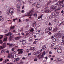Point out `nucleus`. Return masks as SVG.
<instances>
[{
  "label": "nucleus",
  "instance_id": "obj_1",
  "mask_svg": "<svg viewBox=\"0 0 64 64\" xmlns=\"http://www.w3.org/2000/svg\"><path fill=\"white\" fill-rule=\"evenodd\" d=\"M6 12V14H8V15L11 16L14 12V10L13 8L10 7L7 9Z\"/></svg>",
  "mask_w": 64,
  "mask_h": 64
},
{
  "label": "nucleus",
  "instance_id": "obj_2",
  "mask_svg": "<svg viewBox=\"0 0 64 64\" xmlns=\"http://www.w3.org/2000/svg\"><path fill=\"white\" fill-rule=\"evenodd\" d=\"M60 1L61 0L60 3V4H59L58 2H57L55 4V6H57V8L58 7V6L60 7V8H62L63 7H64V4H62V3H63V1H64V0H60Z\"/></svg>",
  "mask_w": 64,
  "mask_h": 64
},
{
  "label": "nucleus",
  "instance_id": "obj_3",
  "mask_svg": "<svg viewBox=\"0 0 64 64\" xmlns=\"http://www.w3.org/2000/svg\"><path fill=\"white\" fill-rule=\"evenodd\" d=\"M34 10V8H32V10L30 11L28 13H27V14H24L23 15V17H25V16H32L33 14V10Z\"/></svg>",
  "mask_w": 64,
  "mask_h": 64
},
{
  "label": "nucleus",
  "instance_id": "obj_4",
  "mask_svg": "<svg viewBox=\"0 0 64 64\" xmlns=\"http://www.w3.org/2000/svg\"><path fill=\"white\" fill-rule=\"evenodd\" d=\"M34 5V6L36 7L37 8H39L40 7V5L39 4H36V2L34 3V4H33L32 5V6H33Z\"/></svg>",
  "mask_w": 64,
  "mask_h": 64
},
{
  "label": "nucleus",
  "instance_id": "obj_5",
  "mask_svg": "<svg viewBox=\"0 0 64 64\" xmlns=\"http://www.w3.org/2000/svg\"><path fill=\"white\" fill-rule=\"evenodd\" d=\"M58 28L56 27L54 28V29L53 30L54 32H56L59 33V32H60V30H58Z\"/></svg>",
  "mask_w": 64,
  "mask_h": 64
},
{
  "label": "nucleus",
  "instance_id": "obj_6",
  "mask_svg": "<svg viewBox=\"0 0 64 64\" xmlns=\"http://www.w3.org/2000/svg\"><path fill=\"white\" fill-rule=\"evenodd\" d=\"M17 51H18V54L19 55L22 54L23 53V50H22V49H18Z\"/></svg>",
  "mask_w": 64,
  "mask_h": 64
},
{
  "label": "nucleus",
  "instance_id": "obj_7",
  "mask_svg": "<svg viewBox=\"0 0 64 64\" xmlns=\"http://www.w3.org/2000/svg\"><path fill=\"white\" fill-rule=\"evenodd\" d=\"M57 6H54L50 8V10L52 11V10H53L54 9H57Z\"/></svg>",
  "mask_w": 64,
  "mask_h": 64
},
{
  "label": "nucleus",
  "instance_id": "obj_8",
  "mask_svg": "<svg viewBox=\"0 0 64 64\" xmlns=\"http://www.w3.org/2000/svg\"><path fill=\"white\" fill-rule=\"evenodd\" d=\"M57 52L59 53H61L62 52V50L60 47H58L57 49Z\"/></svg>",
  "mask_w": 64,
  "mask_h": 64
},
{
  "label": "nucleus",
  "instance_id": "obj_9",
  "mask_svg": "<svg viewBox=\"0 0 64 64\" xmlns=\"http://www.w3.org/2000/svg\"><path fill=\"white\" fill-rule=\"evenodd\" d=\"M14 36L13 35L12 36H11L10 37L9 39L10 41H13L14 40V39L13 38H14Z\"/></svg>",
  "mask_w": 64,
  "mask_h": 64
},
{
  "label": "nucleus",
  "instance_id": "obj_10",
  "mask_svg": "<svg viewBox=\"0 0 64 64\" xmlns=\"http://www.w3.org/2000/svg\"><path fill=\"white\" fill-rule=\"evenodd\" d=\"M20 41L21 42H22V44H23V45H24V44H25L26 43V40H24L23 39H22L20 40Z\"/></svg>",
  "mask_w": 64,
  "mask_h": 64
},
{
  "label": "nucleus",
  "instance_id": "obj_11",
  "mask_svg": "<svg viewBox=\"0 0 64 64\" xmlns=\"http://www.w3.org/2000/svg\"><path fill=\"white\" fill-rule=\"evenodd\" d=\"M38 58L39 60L40 59V58H44V56L41 54H39L38 56Z\"/></svg>",
  "mask_w": 64,
  "mask_h": 64
},
{
  "label": "nucleus",
  "instance_id": "obj_12",
  "mask_svg": "<svg viewBox=\"0 0 64 64\" xmlns=\"http://www.w3.org/2000/svg\"><path fill=\"white\" fill-rule=\"evenodd\" d=\"M34 48V47H31L30 49H29V50H30V51H35V50Z\"/></svg>",
  "mask_w": 64,
  "mask_h": 64
},
{
  "label": "nucleus",
  "instance_id": "obj_13",
  "mask_svg": "<svg viewBox=\"0 0 64 64\" xmlns=\"http://www.w3.org/2000/svg\"><path fill=\"white\" fill-rule=\"evenodd\" d=\"M49 31H50L49 30V28H47L45 30V32L46 33H48Z\"/></svg>",
  "mask_w": 64,
  "mask_h": 64
},
{
  "label": "nucleus",
  "instance_id": "obj_14",
  "mask_svg": "<svg viewBox=\"0 0 64 64\" xmlns=\"http://www.w3.org/2000/svg\"><path fill=\"white\" fill-rule=\"evenodd\" d=\"M6 47V43H4L2 45V48L4 49V48H5Z\"/></svg>",
  "mask_w": 64,
  "mask_h": 64
},
{
  "label": "nucleus",
  "instance_id": "obj_15",
  "mask_svg": "<svg viewBox=\"0 0 64 64\" xmlns=\"http://www.w3.org/2000/svg\"><path fill=\"white\" fill-rule=\"evenodd\" d=\"M40 53V52H35L34 53V55H36L37 54H38Z\"/></svg>",
  "mask_w": 64,
  "mask_h": 64
},
{
  "label": "nucleus",
  "instance_id": "obj_16",
  "mask_svg": "<svg viewBox=\"0 0 64 64\" xmlns=\"http://www.w3.org/2000/svg\"><path fill=\"white\" fill-rule=\"evenodd\" d=\"M44 12L46 13H49V12H51V11L49 10H44Z\"/></svg>",
  "mask_w": 64,
  "mask_h": 64
},
{
  "label": "nucleus",
  "instance_id": "obj_17",
  "mask_svg": "<svg viewBox=\"0 0 64 64\" xmlns=\"http://www.w3.org/2000/svg\"><path fill=\"white\" fill-rule=\"evenodd\" d=\"M7 44L8 45H9L10 46V47H13V44H12L7 43Z\"/></svg>",
  "mask_w": 64,
  "mask_h": 64
},
{
  "label": "nucleus",
  "instance_id": "obj_18",
  "mask_svg": "<svg viewBox=\"0 0 64 64\" xmlns=\"http://www.w3.org/2000/svg\"><path fill=\"white\" fill-rule=\"evenodd\" d=\"M4 20V18L2 16H0V21H3Z\"/></svg>",
  "mask_w": 64,
  "mask_h": 64
},
{
  "label": "nucleus",
  "instance_id": "obj_19",
  "mask_svg": "<svg viewBox=\"0 0 64 64\" xmlns=\"http://www.w3.org/2000/svg\"><path fill=\"white\" fill-rule=\"evenodd\" d=\"M12 35V33L11 32H10L7 34H6V36H8V35H10V36H11V35Z\"/></svg>",
  "mask_w": 64,
  "mask_h": 64
},
{
  "label": "nucleus",
  "instance_id": "obj_20",
  "mask_svg": "<svg viewBox=\"0 0 64 64\" xmlns=\"http://www.w3.org/2000/svg\"><path fill=\"white\" fill-rule=\"evenodd\" d=\"M40 32H41V30H37L36 32V34H39V33H40Z\"/></svg>",
  "mask_w": 64,
  "mask_h": 64
},
{
  "label": "nucleus",
  "instance_id": "obj_21",
  "mask_svg": "<svg viewBox=\"0 0 64 64\" xmlns=\"http://www.w3.org/2000/svg\"><path fill=\"white\" fill-rule=\"evenodd\" d=\"M58 8H57L55 10V12H57V11H59V10H60V9H61V8H60V7H58Z\"/></svg>",
  "mask_w": 64,
  "mask_h": 64
},
{
  "label": "nucleus",
  "instance_id": "obj_22",
  "mask_svg": "<svg viewBox=\"0 0 64 64\" xmlns=\"http://www.w3.org/2000/svg\"><path fill=\"white\" fill-rule=\"evenodd\" d=\"M9 61V59H7V60L6 59L5 60V61H4L3 62V63L4 64V63H7V62Z\"/></svg>",
  "mask_w": 64,
  "mask_h": 64
},
{
  "label": "nucleus",
  "instance_id": "obj_23",
  "mask_svg": "<svg viewBox=\"0 0 64 64\" xmlns=\"http://www.w3.org/2000/svg\"><path fill=\"white\" fill-rule=\"evenodd\" d=\"M34 38H33L32 37H30L29 38V41H32V40H34Z\"/></svg>",
  "mask_w": 64,
  "mask_h": 64
},
{
  "label": "nucleus",
  "instance_id": "obj_24",
  "mask_svg": "<svg viewBox=\"0 0 64 64\" xmlns=\"http://www.w3.org/2000/svg\"><path fill=\"white\" fill-rule=\"evenodd\" d=\"M18 29L20 31H23V28L22 27H20Z\"/></svg>",
  "mask_w": 64,
  "mask_h": 64
},
{
  "label": "nucleus",
  "instance_id": "obj_25",
  "mask_svg": "<svg viewBox=\"0 0 64 64\" xmlns=\"http://www.w3.org/2000/svg\"><path fill=\"white\" fill-rule=\"evenodd\" d=\"M15 26H12L10 27V29L11 30L12 29H13L14 28V27Z\"/></svg>",
  "mask_w": 64,
  "mask_h": 64
},
{
  "label": "nucleus",
  "instance_id": "obj_26",
  "mask_svg": "<svg viewBox=\"0 0 64 64\" xmlns=\"http://www.w3.org/2000/svg\"><path fill=\"white\" fill-rule=\"evenodd\" d=\"M42 48L43 50H46V48L45 46H42Z\"/></svg>",
  "mask_w": 64,
  "mask_h": 64
},
{
  "label": "nucleus",
  "instance_id": "obj_27",
  "mask_svg": "<svg viewBox=\"0 0 64 64\" xmlns=\"http://www.w3.org/2000/svg\"><path fill=\"white\" fill-rule=\"evenodd\" d=\"M48 5H47L44 8V11L46 10L48 8Z\"/></svg>",
  "mask_w": 64,
  "mask_h": 64
},
{
  "label": "nucleus",
  "instance_id": "obj_28",
  "mask_svg": "<svg viewBox=\"0 0 64 64\" xmlns=\"http://www.w3.org/2000/svg\"><path fill=\"white\" fill-rule=\"evenodd\" d=\"M16 61H18L20 59V58H16Z\"/></svg>",
  "mask_w": 64,
  "mask_h": 64
},
{
  "label": "nucleus",
  "instance_id": "obj_29",
  "mask_svg": "<svg viewBox=\"0 0 64 64\" xmlns=\"http://www.w3.org/2000/svg\"><path fill=\"white\" fill-rule=\"evenodd\" d=\"M11 56H12L11 55V54H8V58H11Z\"/></svg>",
  "mask_w": 64,
  "mask_h": 64
},
{
  "label": "nucleus",
  "instance_id": "obj_30",
  "mask_svg": "<svg viewBox=\"0 0 64 64\" xmlns=\"http://www.w3.org/2000/svg\"><path fill=\"white\" fill-rule=\"evenodd\" d=\"M58 37H59V38H61V33H60L58 34Z\"/></svg>",
  "mask_w": 64,
  "mask_h": 64
},
{
  "label": "nucleus",
  "instance_id": "obj_31",
  "mask_svg": "<svg viewBox=\"0 0 64 64\" xmlns=\"http://www.w3.org/2000/svg\"><path fill=\"white\" fill-rule=\"evenodd\" d=\"M20 38L19 37H16L15 38V39L16 40H19V39H20Z\"/></svg>",
  "mask_w": 64,
  "mask_h": 64
},
{
  "label": "nucleus",
  "instance_id": "obj_32",
  "mask_svg": "<svg viewBox=\"0 0 64 64\" xmlns=\"http://www.w3.org/2000/svg\"><path fill=\"white\" fill-rule=\"evenodd\" d=\"M54 36L58 38V34H56L54 35Z\"/></svg>",
  "mask_w": 64,
  "mask_h": 64
},
{
  "label": "nucleus",
  "instance_id": "obj_33",
  "mask_svg": "<svg viewBox=\"0 0 64 64\" xmlns=\"http://www.w3.org/2000/svg\"><path fill=\"white\" fill-rule=\"evenodd\" d=\"M34 30L33 28H32L30 30V32H34Z\"/></svg>",
  "mask_w": 64,
  "mask_h": 64
},
{
  "label": "nucleus",
  "instance_id": "obj_34",
  "mask_svg": "<svg viewBox=\"0 0 64 64\" xmlns=\"http://www.w3.org/2000/svg\"><path fill=\"white\" fill-rule=\"evenodd\" d=\"M7 38H4L3 40L4 41H7Z\"/></svg>",
  "mask_w": 64,
  "mask_h": 64
},
{
  "label": "nucleus",
  "instance_id": "obj_35",
  "mask_svg": "<svg viewBox=\"0 0 64 64\" xmlns=\"http://www.w3.org/2000/svg\"><path fill=\"white\" fill-rule=\"evenodd\" d=\"M29 33H27L26 34L25 36V37H27L28 36H29Z\"/></svg>",
  "mask_w": 64,
  "mask_h": 64
},
{
  "label": "nucleus",
  "instance_id": "obj_36",
  "mask_svg": "<svg viewBox=\"0 0 64 64\" xmlns=\"http://www.w3.org/2000/svg\"><path fill=\"white\" fill-rule=\"evenodd\" d=\"M61 61V60H56V61H55V63H58V62H60Z\"/></svg>",
  "mask_w": 64,
  "mask_h": 64
},
{
  "label": "nucleus",
  "instance_id": "obj_37",
  "mask_svg": "<svg viewBox=\"0 0 64 64\" xmlns=\"http://www.w3.org/2000/svg\"><path fill=\"white\" fill-rule=\"evenodd\" d=\"M51 16H52V18H54L55 17V16L54 15V13L53 14H52L51 15Z\"/></svg>",
  "mask_w": 64,
  "mask_h": 64
},
{
  "label": "nucleus",
  "instance_id": "obj_38",
  "mask_svg": "<svg viewBox=\"0 0 64 64\" xmlns=\"http://www.w3.org/2000/svg\"><path fill=\"white\" fill-rule=\"evenodd\" d=\"M60 34H61V37H62V38L63 39V37L64 36V34H63L60 33Z\"/></svg>",
  "mask_w": 64,
  "mask_h": 64
},
{
  "label": "nucleus",
  "instance_id": "obj_39",
  "mask_svg": "<svg viewBox=\"0 0 64 64\" xmlns=\"http://www.w3.org/2000/svg\"><path fill=\"white\" fill-rule=\"evenodd\" d=\"M26 28H28V29H29V25H28L26 26Z\"/></svg>",
  "mask_w": 64,
  "mask_h": 64
},
{
  "label": "nucleus",
  "instance_id": "obj_40",
  "mask_svg": "<svg viewBox=\"0 0 64 64\" xmlns=\"http://www.w3.org/2000/svg\"><path fill=\"white\" fill-rule=\"evenodd\" d=\"M28 1L30 2V3H32L33 2V0H28Z\"/></svg>",
  "mask_w": 64,
  "mask_h": 64
},
{
  "label": "nucleus",
  "instance_id": "obj_41",
  "mask_svg": "<svg viewBox=\"0 0 64 64\" xmlns=\"http://www.w3.org/2000/svg\"><path fill=\"white\" fill-rule=\"evenodd\" d=\"M15 48H12L11 50L12 51H14V50H15Z\"/></svg>",
  "mask_w": 64,
  "mask_h": 64
},
{
  "label": "nucleus",
  "instance_id": "obj_42",
  "mask_svg": "<svg viewBox=\"0 0 64 64\" xmlns=\"http://www.w3.org/2000/svg\"><path fill=\"white\" fill-rule=\"evenodd\" d=\"M16 58H14L12 59V61L14 62H15V61H16Z\"/></svg>",
  "mask_w": 64,
  "mask_h": 64
},
{
  "label": "nucleus",
  "instance_id": "obj_43",
  "mask_svg": "<svg viewBox=\"0 0 64 64\" xmlns=\"http://www.w3.org/2000/svg\"><path fill=\"white\" fill-rule=\"evenodd\" d=\"M22 2L23 3H25V2H26V0H22Z\"/></svg>",
  "mask_w": 64,
  "mask_h": 64
},
{
  "label": "nucleus",
  "instance_id": "obj_44",
  "mask_svg": "<svg viewBox=\"0 0 64 64\" xmlns=\"http://www.w3.org/2000/svg\"><path fill=\"white\" fill-rule=\"evenodd\" d=\"M38 60V59L37 58H35L34 59V61H37Z\"/></svg>",
  "mask_w": 64,
  "mask_h": 64
},
{
  "label": "nucleus",
  "instance_id": "obj_45",
  "mask_svg": "<svg viewBox=\"0 0 64 64\" xmlns=\"http://www.w3.org/2000/svg\"><path fill=\"white\" fill-rule=\"evenodd\" d=\"M42 18V15L38 17V19H40V18Z\"/></svg>",
  "mask_w": 64,
  "mask_h": 64
},
{
  "label": "nucleus",
  "instance_id": "obj_46",
  "mask_svg": "<svg viewBox=\"0 0 64 64\" xmlns=\"http://www.w3.org/2000/svg\"><path fill=\"white\" fill-rule=\"evenodd\" d=\"M50 48L51 49H53V45H51L50 46Z\"/></svg>",
  "mask_w": 64,
  "mask_h": 64
},
{
  "label": "nucleus",
  "instance_id": "obj_47",
  "mask_svg": "<svg viewBox=\"0 0 64 64\" xmlns=\"http://www.w3.org/2000/svg\"><path fill=\"white\" fill-rule=\"evenodd\" d=\"M49 30H50V31H51V30H52V28L51 27H50L49 28Z\"/></svg>",
  "mask_w": 64,
  "mask_h": 64
},
{
  "label": "nucleus",
  "instance_id": "obj_48",
  "mask_svg": "<svg viewBox=\"0 0 64 64\" xmlns=\"http://www.w3.org/2000/svg\"><path fill=\"white\" fill-rule=\"evenodd\" d=\"M34 16H37V14H34Z\"/></svg>",
  "mask_w": 64,
  "mask_h": 64
},
{
  "label": "nucleus",
  "instance_id": "obj_49",
  "mask_svg": "<svg viewBox=\"0 0 64 64\" xmlns=\"http://www.w3.org/2000/svg\"><path fill=\"white\" fill-rule=\"evenodd\" d=\"M2 49H3L2 48V46H0V50H1Z\"/></svg>",
  "mask_w": 64,
  "mask_h": 64
},
{
  "label": "nucleus",
  "instance_id": "obj_50",
  "mask_svg": "<svg viewBox=\"0 0 64 64\" xmlns=\"http://www.w3.org/2000/svg\"><path fill=\"white\" fill-rule=\"evenodd\" d=\"M3 43V42H2V40H0V44H2Z\"/></svg>",
  "mask_w": 64,
  "mask_h": 64
},
{
  "label": "nucleus",
  "instance_id": "obj_51",
  "mask_svg": "<svg viewBox=\"0 0 64 64\" xmlns=\"http://www.w3.org/2000/svg\"><path fill=\"white\" fill-rule=\"evenodd\" d=\"M17 1L18 3H20V2L22 1V0H17Z\"/></svg>",
  "mask_w": 64,
  "mask_h": 64
},
{
  "label": "nucleus",
  "instance_id": "obj_52",
  "mask_svg": "<svg viewBox=\"0 0 64 64\" xmlns=\"http://www.w3.org/2000/svg\"><path fill=\"white\" fill-rule=\"evenodd\" d=\"M57 20V19L56 18H55L54 20V22H56Z\"/></svg>",
  "mask_w": 64,
  "mask_h": 64
},
{
  "label": "nucleus",
  "instance_id": "obj_53",
  "mask_svg": "<svg viewBox=\"0 0 64 64\" xmlns=\"http://www.w3.org/2000/svg\"><path fill=\"white\" fill-rule=\"evenodd\" d=\"M53 41L54 42H55L56 41V38H54L53 39Z\"/></svg>",
  "mask_w": 64,
  "mask_h": 64
},
{
  "label": "nucleus",
  "instance_id": "obj_54",
  "mask_svg": "<svg viewBox=\"0 0 64 64\" xmlns=\"http://www.w3.org/2000/svg\"><path fill=\"white\" fill-rule=\"evenodd\" d=\"M43 56L45 55V52H44L42 54V55Z\"/></svg>",
  "mask_w": 64,
  "mask_h": 64
},
{
  "label": "nucleus",
  "instance_id": "obj_55",
  "mask_svg": "<svg viewBox=\"0 0 64 64\" xmlns=\"http://www.w3.org/2000/svg\"><path fill=\"white\" fill-rule=\"evenodd\" d=\"M36 22H34V23L33 24V25H34H34H35V24L36 23Z\"/></svg>",
  "mask_w": 64,
  "mask_h": 64
},
{
  "label": "nucleus",
  "instance_id": "obj_56",
  "mask_svg": "<svg viewBox=\"0 0 64 64\" xmlns=\"http://www.w3.org/2000/svg\"><path fill=\"white\" fill-rule=\"evenodd\" d=\"M8 32V30H6L5 31V32H4V33H7V32Z\"/></svg>",
  "mask_w": 64,
  "mask_h": 64
},
{
  "label": "nucleus",
  "instance_id": "obj_57",
  "mask_svg": "<svg viewBox=\"0 0 64 64\" xmlns=\"http://www.w3.org/2000/svg\"><path fill=\"white\" fill-rule=\"evenodd\" d=\"M21 12L22 13H24V10H22L21 11Z\"/></svg>",
  "mask_w": 64,
  "mask_h": 64
},
{
  "label": "nucleus",
  "instance_id": "obj_58",
  "mask_svg": "<svg viewBox=\"0 0 64 64\" xmlns=\"http://www.w3.org/2000/svg\"><path fill=\"white\" fill-rule=\"evenodd\" d=\"M29 52V50L28 49L26 50V53H28Z\"/></svg>",
  "mask_w": 64,
  "mask_h": 64
},
{
  "label": "nucleus",
  "instance_id": "obj_59",
  "mask_svg": "<svg viewBox=\"0 0 64 64\" xmlns=\"http://www.w3.org/2000/svg\"><path fill=\"white\" fill-rule=\"evenodd\" d=\"M58 38H56V41H58L59 40H58Z\"/></svg>",
  "mask_w": 64,
  "mask_h": 64
},
{
  "label": "nucleus",
  "instance_id": "obj_60",
  "mask_svg": "<svg viewBox=\"0 0 64 64\" xmlns=\"http://www.w3.org/2000/svg\"><path fill=\"white\" fill-rule=\"evenodd\" d=\"M48 4H50V3H51V1H48Z\"/></svg>",
  "mask_w": 64,
  "mask_h": 64
},
{
  "label": "nucleus",
  "instance_id": "obj_61",
  "mask_svg": "<svg viewBox=\"0 0 64 64\" xmlns=\"http://www.w3.org/2000/svg\"><path fill=\"white\" fill-rule=\"evenodd\" d=\"M13 53H14V54H16V53H17V52H16L14 51L13 52Z\"/></svg>",
  "mask_w": 64,
  "mask_h": 64
},
{
  "label": "nucleus",
  "instance_id": "obj_62",
  "mask_svg": "<svg viewBox=\"0 0 64 64\" xmlns=\"http://www.w3.org/2000/svg\"><path fill=\"white\" fill-rule=\"evenodd\" d=\"M31 54L30 53H29L28 54V56H30V55H31Z\"/></svg>",
  "mask_w": 64,
  "mask_h": 64
},
{
  "label": "nucleus",
  "instance_id": "obj_63",
  "mask_svg": "<svg viewBox=\"0 0 64 64\" xmlns=\"http://www.w3.org/2000/svg\"><path fill=\"white\" fill-rule=\"evenodd\" d=\"M48 25L49 26H50V25H51V24L50 23V22L49 23Z\"/></svg>",
  "mask_w": 64,
  "mask_h": 64
},
{
  "label": "nucleus",
  "instance_id": "obj_64",
  "mask_svg": "<svg viewBox=\"0 0 64 64\" xmlns=\"http://www.w3.org/2000/svg\"><path fill=\"white\" fill-rule=\"evenodd\" d=\"M13 32H14V33H16L17 32H16V31L15 30H14L13 31Z\"/></svg>",
  "mask_w": 64,
  "mask_h": 64
}]
</instances>
